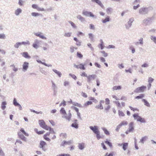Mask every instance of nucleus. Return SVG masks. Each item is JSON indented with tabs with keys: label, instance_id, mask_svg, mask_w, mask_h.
<instances>
[{
	"label": "nucleus",
	"instance_id": "obj_1",
	"mask_svg": "<svg viewBox=\"0 0 156 156\" xmlns=\"http://www.w3.org/2000/svg\"><path fill=\"white\" fill-rule=\"evenodd\" d=\"M22 133L27 136H29V134L25 131L24 129L23 128H21L20 131L18 132L17 134L19 137L23 141H26L27 140V138L22 134Z\"/></svg>",
	"mask_w": 156,
	"mask_h": 156
},
{
	"label": "nucleus",
	"instance_id": "obj_2",
	"mask_svg": "<svg viewBox=\"0 0 156 156\" xmlns=\"http://www.w3.org/2000/svg\"><path fill=\"white\" fill-rule=\"evenodd\" d=\"M22 133L27 136H29V134L25 131L24 129L23 128H21L20 131L18 132L17 134L19 137L23 141H26L27 140V138L22 134Z\"/></svg>",
	"mask_w": 156,
	"mask_h": 156
},
{
	"label": "nucleus",
	"instance_id": "obj_3",
	"mask_svg": "<svg viewBox=\"0 0 156 156\" xmlns=\"http://www.w3.org/2000/svg\"><path fill=\"white\" fill-rule=\"evenodd\" d=\"M70 111H69V113L66 115V112L64 108H62L60 110V113L63 115L65 118L68 120H70L71 117V114L70 112Z\"/></svg>",
	"mask_w": 156,
	"mask_h": 156
},
{
	"label": "nucleus",
	"instance_id": "obj_4",
	"mask_svg": "<svg viewBox=\"0 0 156 156\" xmlns=\"http://www.w3.org/2000/svg\"><path fill=\"white\" fill-rule=\"evenodd\" d=\"M133 116L134 119L138 121H139L142 123H145L146 122L145 119L139 116L138 114H134L133 115Z\"/></svg>",
	"mask_w": 156,
	"mask_h": 156
},
{
	"label": "nucleus",
	"instance_id": "obj_5",
	"mask_svg": "<svg viewBox=\"0 0 156 156\" xmlns=\"http://www.w3.org/2000/svg\"><path fill=\"white\" fill-rule=\"evenodd\" d=\"M134 129V123L132 122H131L129 124L128 129L126 131V133L128 134L129 133L133 132Z\"/></svg>",
	"mask_w": 156,
	"mask_h": 156
},
{
	"label": "nucleus",
	"instance_id": "obj_6",
	"mask_svg": "<svg viewBox=\"0 0 156 156\" xmlns=\"http://www.w3.org/2000/svg\"><path fill=\"white\" fill-rule=\"evenodd\" d=\"M46 147L47 144L45 142L43 141H40L39 146L40 148H41L43 150L45 151L47 149Z\"/></svg>",
	"mask_w": 156,
	"mask_h": 156
},
{
	"label": "nucleus",
	"instance_id": "obj_7",
	"mask_svg": "<svg viewBox=\"0 0 156 156\" xmlns=\"http://www.w3.org/2000/svg\"><path fill=\"white\" fill-rule=\"evenodd\" d=\"M128 124L126 121H124L122 122L117 126L116 129V131H118L119 129L122 126H126Z\"/></svg>",
	"mask_w": 156,
	"mask_h": 156
},
{
	"label": "nucleus",
	"instance_id": "obj_8",
	"mask_svg": "<svg viewBox=\"0 0 156 156\" xmlns=\"http://www.w3.org/2000/svg\"><path fill=\"white\" fill-rule=\"evenodd\" d=\"M90 128L95 134L97 133H98L100 132L98 129V126H90Z\"/></svg>",
	"mask_w": 156,
	"mask_h": 156
},
{
	"label": "nucleus",
	"instance_id": "obj_9",
	"mask_svg": "<svg viewBox=\"0 0 156 156\" xmlns=\"http://www.w3.org/2000/svg\"><path fill=\"white\" fill-rule=\"evenodd\" d=\"M146 89V87L144 86H142L136 88L135 92L136 93L142 92L144 91V90Z\"/></svg>",
	"mask_w": 156,
	"mask_h": 156
},
{
	"label": "nucleus",
	"instance_id": "obj_10",
	"mask_svg": "<svg viewBox=\"0 0 156 156\" xmlns=\"http://www.w3.org/2000/svg\"><path fill=\"white\" fill-rule=\"evenodd\" d=\"M32 7L33 8L37 9L38 11H45V9L44 8H40L36 4H33L32 5Z\"/></svg>",
	"mask_w": 156,
	"mask_h": 156
},
{
	"label": "nucleus",
	"instance_id": "obj_11",
	"mask_svg": "<svg viewBox=\"0 0 156 156\" xmlns=\"http://www.w3.org/2000/svg\"><path fill=\"white\" fill-rule=\"evenodd\" d=\"M95 76L94 75H90L87 76V81L88 83H90L91 81L94 80L95 78Z\"/></svg>",
	"mask_w": 156,
	"mask_h": 156
},
{
	"label": "nucleus",
	"instance_id": "obj_12",
	"mask_svg": "<svg viewBox=\"0 0 156 156\" xmlns=\"http://www.w3.org/2000/svg\"><path fill=\"white\" fill-rule=\"evenodd\" d=\"M151 18H148L147 19H145L143 21V25L145 26H147L150 23L151 20Z\"/></svg>",
	"mask_w": 156,
	"mask_h": 156
},
{
	"label": "nucleus",
	"instance_id": "obj_13",
	"mask_svg": "<svg viewBox=\"0 0 156 156\" xmlns=\"http://www.w3.org/2000/svg\"><path fill=\"white\" fill-rule=\"evenodd\" d=\"M147 9L146 8H141L139 10V13L141 14H145L147 13Z\"/></svg>",
	"mask_w": 156,
	"mask_h": 156
},
{
	"label": "nucleus",
	"instance_id": "obj_14",
	"mask_svg": "<svg viewBox=\"0 0 156 156\" xmlns=\"http://www.w3.org/2000/svg\"><path fill=\"white\" fill-rule=\"evenodd\" d=\"M43 128L46 130H49L50 131H52L54 134L55 133L53 129H52L50 127L48 126L46 124L43 127Z\"/></svg>",
	"mask_w": 156,
	"mask_h": 156
},
{
	"label": "nucleus",
	"instance_id": "obj_15",
	"mask_svg": "<svg viewBox=\"0 0 156 156\" xmlns=\"http://www.w3.org/2000/svg\"><path fill=\"white\" fill-rule=\"evenodd\" d=\"M50 132H49L46 133L45 134H44L43 136V138L46 141H51V140L48 137V136L50 135Z\"/></svg>",
	"mask_w": 156,
	"mask_h": 156
},
{
	"label": "nucleus",
	"instance_id": "obj_16",
	"mask_svg": "<svg viewBox=\"0 0 156 156\" xmlns=\"http://www.w3.org/2000/svg\"><path fill=\"white\" fill-rule=\"evenodd\" d=\"M91 1L93 2H96L102 8H104V6L99 0H91Z\"/></svg>",
	"mask_w": 156,
	"mask_h": 156
},
{
	"label": "nucleus",
	"instance_id": "obj_17",
	"mask_svg": "<svg viewBox=\"0 0 156 156\" xmlns=\"http://www.w3.org/2000/svg\"><path fill=\"white\" fill-rule=\"evenodd\" d=\"M104 101L103 100H101L100 101V104L96 106L95 108L97 109H103V107L102 105V104L104 103Z\"/></svg>",
	"mask_w": 156,
	"mask_h": 156
},
{
	"label": "nucleus",
	"instance_id": "obj_18",
	"mask_svg": "<svg viewBox=\"0 0 156 156\" xmlns=\"http://www.w3.org/2000/svg\"><path fill=\"white\" fill-rule=\"evenodd\" d=\"M72 143V142L71 140L66 141H63L61 143V146H64L66 145H70Z\"/></svg>",
	"mask_w": 156,
	"mask_h": 156
},
{
	"label": "nucleus",
	"instance_id": "obj_19",
	"mask_svg": "<svg viewBox=\"0 0 156 156\" xmlns=\"http://www.w3.org/2000/svg\"><path fill=\"white\" fill-rule=\"evenodd\" d=\"M29 63L27 62H24L23 65V69L26 70L28 67Z\"/></svg>",
	"mask_w": 156,
	"mask_h": 156
},
{
	"label": "nucleus",
	"instance_id": "obj_20",
	"mask_svg": "<svg viewBox=\"0 0 156 156\" xmlns=\"http://www.w3.org/2000/svg\"><path fill=\"white\" fill-rule=\"evenodd\" d=\"M38 122L40 126L42 128L46 124L44 121L43 120H39Z\"/></svg>",
	"mask_w": 156,
	"mask_h": 156
},
{
	"label": "nucleus",
	"instance_id": "obj_21",
	"mask_svg": "<svg viewBox=\"0 0 156 156\" xmlns=\"http://www.w3.org/2000/svg\"><path fill=\"white\" fill-rule=\"evenodd\" d=\"M41 34H42L41 33H35V35L39 37L41 39H46V37H45L43 35H41Z\"/></svg>",
	"mask_w": 156,
	"mask_h": 156
},
{
	"label": "nucleus",
	"instance_id": "obj_22",
	"mask_svg": "<svg viewBox=\"0 0 156 156\" xmlns=\"http://www.w3.org/2000/svg\"><path fill=\"white\" fill-rule=\"evenodd\" d=\"M23 56L26 58H30V57L28 53L27 52H23L22 54Z\"/></svg>",
	"mask_w": 156,
	"mask_h": 156
},
{
	"label": "nucleus",
	"instance_id": "obj_23",
	"mask_svg": "<svg viewBox=\"0 0 156 156\" xmlns=\"http://www.w3.org/2000/svg\"><path fill=\"white\" fill-rule=\"evenodd\" d=\"M110 21V17L108 16H107L106 18L102 20V22L103 23H106L109 22Z\"/></svg>",
	"mask_w": 156,
	"mask_h": 156
},
{
	"label": "nucleus",
	"instance_id": "obj_24",
	"mask_svg": "<svg viewBox=\"0 0 156 156\" xmlns=\"http://www.w3.org/2000/svg\"><path fill=\"white\" fill-rule=\"evenodd\" d=\"M142 101L144 102V105H146V106L148 107H150V105L149 103L145 99H143L142 100Z\"/></svg>",
	"mask_w": 156,
	"mask_h": 156
},
{
	"label": "nucleus",
	"instance_id": "obj_25",
	"mask_svg": "<svg viewBox=\"0 0 156 156\" xmlns=\"http://www.w3.org/2000/svg\"><path fill=\"white\" fill-rule=\"evenodd\" d=\"M121 89V86H114L112 88V90H120Z\"/></svg>",
	"mask_w": 156,
	"mask_h": 156
},
{
	"label": "nucleus",
	"instance_id": "obj_26",
	"mask_svg": "<svg viewBox=\"0 0 156 156\" xmlns=\"http://www.w3.org/2000/svg\"><path fill=\"white\" fill-rule=\"evenodd\" d=\"M144 96V94H140L139 96L135 97V99H142L143 98Z\"/></svg>",
	"mask_w": 156,
	"mask_h": 156
},
{
	"label": "nucleus",
	"instance_id": "obj_27",
	"mask_svg": "<svg viewBox=\"0 0 156 156\" xmlns=\"http://www.w3.org/2000/svg\"><path fill=\"white\" fill-rule=\"evenodd\" d=\"M6 103L5 101L2 102L1 104V108L2 110H4L6 108Z\"/></svg>",
	"mask_w": 156,
	"mask_h": 156
},
{
	"label": "nucleus",
	"instance_id": "obj_28",
	"mask_svg": "<svg viewBox=\"0 0 156 156\" xmlns=\"http://www.w3.org/2000/svg\"><path fill=\"white\" fill-rule=\"evenodd\" d=\"M34 131L37 134L39 135L43 134L44 132V130L38 131V129H35Z\"/></svg>",
	"mask_w": 156,
	"mask_h": 156
},
{
	"label": "nucleus",
	"instance_id": "obj_29",
	"mask_svg": "<svg viewBox=\"0 0 156 156\" xmlns=\"http://www.w3.org/2000/svg\"><path fill=\"white\" fill-rule=\"evenodd\" d=\"M79 148L80 150H82L84 148V143H79L78 144Z\"/></svg>",
	"mask_w": 156,
	"mask_h": 156
},
{
	"label": "nucleus",
	"instance_id": "obj_30",
	"mask_svg": "<svg viewBox=\"0 0 156 156\" xmlns=\"http://www.w3.org/2000/svg\"><path fill=\"white\" fill-rule=\"evenodd\" d=\"M128 144L127 143H124L123 144L122 148L124 151H125L126 150L128 146Z\"/></svg>",
	"mask_w": 156,
	"mask_h": 156
},
{
	"label": "nucleus",
	"instance_id": "obj_31",
	"mask_svg": "<svg viewBox=\"0 0 156 156\" xmlns=\"http://www.w3.org/2000/svg\"><path fill=\"white\" fill-rule=\"evenodd\" d=\"M129 108L132 111L134 112L139 111V109L136 108H134L131 106H129Z\"/></svg>",
	"mask_w": 156,
	"mask_h": 156
},
{
	"label": "nucleus",
	"instance_id": "obj_32",
	"mask_svg": "<svg viewBox=\"0 0 156 156\" xmlns=\"http://www.w3.org/2000/svg\"><path fill=\"white\" fill-rule=\"evenodd\" d=\"M102 129L104 131L105 133L107 135H110V133L109 131L105 128H102Z\"/></svg>",
	"mask_w": 156,
	"mask_h": 156
},
{
	"label": "nucleus",
	"instance_id": "obj_33",
	"mask_svg": "<svg viewBox=\"0 0 156 156\" xmlns=\"http://www.w3.org/2000/svg\"><path fill=\"white\" fill-rule=\"evenodd\" d=\"M22 12V10L20 9H17L15 12V14L16 15H18Z\"/></svg>",
	"mask_w": 156,
	"mask_h": 156
},
{
	"label": "nucleus",
	"instance_id": "obj_34",
	"mask_svg": "<svg viewBox=\"0 0 156 156\" xmlns=\"http://www.w3.org/2000/svg\"><path fill=\"white\" fill-rule=\"evenodd\" d=\"M60 136L63 139H65L67 137V134L65 133H61L60 135Z\"/></svg>",
	"mask_w": 156,
	"mask_h": 156
},
{
	"label": "nucleus",
	"instance_id": "obj_35",
	"mask_svg": "<svg viewBox=\"0 0 156 156\" xmlns=\"http://www.w3.org/2000/svg\"><path fill=\"white\" fill-rule=\"evenodd\" d=\"M92 104V102L91 101H87L84 104V106L87 107L90 105H91Z\"/></svg>",
	"mask_w": 156,
	"mask_h": 156
},
{
	"label": "nucleus",
	"instance_id": "obj_36",
	"mask_svg": "<svg viewBox=\"0 0 156 156\" xmlns=\"http://www.w3.org/2000/svg\"><path fill=\"white\" fill-rule=\"evenodd\" d=\"M95 134H96V137L98 140H99L100 139L102 138L101 136L100 135V132Z\"/></svg>",
	"mask_w": 156,
	"mask_h": 156
},
{
	"label": "nucleus",
	"instance_id": "obj_37",
	"mask_svg": "<svg viewBox=\"0 0 156 156\" xmlns=\"http://www.w3.org/2000/svg\"><path fill=\"white\" fill-rule=\"evenodd\" d=\"M56 156H71L70 154H69L63 153L59 154Z\"/></svg>",
	"mask_w": 156,
	"mask_h": 156
},
{
	"label": "nucleus",
	"instance_id": "obj_38",
	"mask_svg": "<svg viewBox=\"0 0 156 156\" xmlns=\"http://www.w3.org/2000/svg\"><path fill=\"white\" fill-rule=\"evenodd\" d=\"M118 113L119 115L120 116L123 117L125 116V114L122 111L119 110Z\"/></svg>",
	"mask_w": 156,
	"mask_h": 156
},
{
	"label": "nucleus",
	"instance_id": "obj_39",
	"mask_svg": "<svg viewBox=\"0 0 156 156\" xmlns=\"http://www.w3.org/2000/svg\"><path fill=\"white\" fill-rule=\"evenodd\" d=\"M90 12L86 11H83V14L87 16H89V14Z\"/></svg>",
	"mask_w": 156,
	"mask_h": 156
},
{
	"label": "nucleus",
	"instance_id": "obj_40",
	"mask_svg": "<svg viewBox=\"0 0 156 156\" xmlns=\"http://www.w3.org/2000/svg\"><path fill=\"white\" fill-rule=\"evenodd\" d=\"M77 56L80 58H82L83 57V55L79 52H77Z\"/></svg>",
	"mask_w": 156,
	"mask_h": 156
},
{
	"label": "nucleus",
	"instance_id": "obj_41",
	"mask_svg": "<svg viewBox=\"0 0 156 156\" xmlns=\"http://www.w3.org/2000/svg\"><path fill=\"white\" fill-rule=\"evenodd\" d=\"M105 143L108 145L110 147H112V143L106 140L105 141Z\"/></svg>",
	"mask_w": 156,
	"mask_h": 156
},
{
	"label": "nucleus",
	"instance_id": "obj_42",
	"mask_svg": "<svg viewBox=\"0 0 156 156\" xmlns=\"http://www.w3.org/2000/svg\"><path fill=\"white\" fill-rule=\"evenodd\" d=\"M71 32L66 33L64 34V36L67 37H69L71 36Z\"/></svg>",
	"mask_w": 156,
	"mask_h": 156
},
{
	"label": "nucleus",
	"instance_id": "obj_43",
	"mask_svg": "<svg viewBox=\"0 0 156 156\" xmlns=\"http://www.w3.org/2000/svg\"><path fill=\"white\" fill-rule=\"evenodd\" d=\"M79 68L80 69L83 70L85 69V68L84 67V65H83L82 64H80L79 65Z\"/></svg>",
	"mask_w": 156,
	"mask_h": 156
},
{
	"label": "nucleus",
	"instance_id": "obj_44",
	"mask_svg": "<svg viewBox=\"0 0 156 156\" xmlns=\"http://www.w3.org/2000/svg\"><path fill=\"white\" fill-rule=\"evenodd\" d=\"M31 15L32 16H39L40 14L38 13L33 12L31 13Z\"/></svg>",
	"mask_w": 156,
	"mask_h": 156
},
{
	"label": "nucleus",
	"instance_id": "obj_45",
	"mask_svg": "<svg viewBox=\"0 0 156 156\" xmlns=\"http://www.w3.org/2000/svg\"><path fill=\"white\" fill-rule=\"evenodd\" d=\"M77 49V48H75L73 46H71L70 47V51L71 52L73 53L74 51V49Z\"/></svg>",
	"mask_w": 156,
	"mask_h": 156
},
{
	"label": "nucleus",
	"instance_id": "obj_46",
	"mask_svg": "<svg viewBox=\"0 0 156 156\" xmlns=\"http://www.w3.org/2000/svg\"><path fill=\"white\" fill-rule=\"evenodd\" d=\"M21 45V44L20 42H17L14 45V47L16 48H18Z\"/></svg>",
	"mask_w": 156,
	"mask_h": 156
},
{
	"label": "nucleus",
	"instance_id": "obj_47",
	"mask_svg": "<svg viewBox=\"0 0 156 156\" xmlns=\"http://www.w3.org/2000/svg\"><path fill=\"white\" fill-rule=\"evenodd\" d=\"M71 126L72 127L76 128H77L78 127L77 123L76 122L73 123L72 124Z\"/></svg>",
	"mask_w": 156,
	"mask_h": 156
},
{
	"label": "nucleus",
	"instance_id": "obj_48",
	"mask_svg": "<svg viewBox=\"0 0 156 156\" xmlns=\"http://www.w3.org/2000/svg\"><path fill=\"white\" fill-rule=\"evenodd\" d=\"M0 156H5V154L1 147H0Z\"/></svg>",
	"mask_w": 156,
	"mask_h": 156
},
{
	"label": "nucleus",
	"instance_id": "obj_49",
	"mask_svg": "<svg viewBox=\"0 0 156 156\" xmlns=\"http://www.w3.org/2000/svg\"><path fill=\"white\" fill-rule=\"evenodd\" d=\"M154 79L151 77H149L148 79V82L150 84V86L151 85V83L153 82Z\"/></svg>",
	"mask_w": 156,
	"mask_h": 156
},
{
	"label": "nucleus",
	"instance_id": "obj_50",
	"mask_svg": "<svg viewBox=\"0 0 156 156\" xmlns=\"http://www.w3.org/2000/svg\"><path fill=\"white\" fill-rule=\"evenodd\" d=\"M56 73L57 75H58V76H59V77H60L61 76V73L58 71L57 70H53Z\"/></svg>",
	"mask_w": 156,
	"mask_h": 156
},
{
	"label": "nucleus",
	"instance_id": "obj_51",
	"mask_svg": "<svg viewBox=\"0 0 156 156\" xmlns=\"http://www.w3.org/2000/svg\"><path fill=\"white\" fill-rule=\"evenodd\" d=\"M101 53L102 54L103 56L104 57H106L108 56V54L104 51H101Z\"/></svg>",
	"mask_w": 156,
	"mask_h": 156
},
{
	"label": "nucleus",
	"instance_id": "obj_52",
	"mask_svg": "<svg viewBox=\"0 0 156 156\" xmlns=\"http://www.w3.org/2000/svg\"><path fill=\"white\" fill-rule=\"evenodd\" d=\"M147 138V137L146 136L143 137L140 140V142L142 143H144V142L146 140Z\"/></svg>",
	"mask_w": 156,
	"mask_h": 156
},
{
	"label": "nucleus",
	"instance_id": "obj_53",
	"mask_svg": "<svg viewBox=\"0 0 156 156\" xmlns=\"http://www.w3.org/2000/svg\"><path fill=\"white\" fill-rule=\"evenodd\" d=\"M22 144V141L20 140H16V141L15 143V144L16 145L17 144Z\"/></svg>",
	"mask_w": 156,
	"mask_h": 156
},
{
	"label": "nucleus",
	"instance_id": "obj_54",
	"mask_svg": "<svg viewBox=\"0 0 156 156\" xmlns=\"http://www.w3.org/2000/svg\"><path fill=\"white\" fill-rule=\"evenodd\" d=\"M77 18L80 20L82 21L84 20V18L80 15H78L77 16Z\"/></svg>",
	"mask_w": 156,
	"mask_h": 156
},
{
	"label": "nucleus",
	"instance_id": "obj_55",
	"mask_svg": "<svg viewBox=\"0 0 156 156\" xmlns=\"http://www.w3.org/2000/svg\"><path fill=\"white\" fill-rule=\"evenodd\" d=\"M112 10V9L111 8H107L106 10L107 13L108 14L110 13L111 12Z\"/></svg>",
	"mask_w": 156,
	"mask_h": 156
},
{
	"label": "nucleus",
	"instance_id": "obj_56",
	"mask_svg": "<svg viewBox=\"0 0 156 156\" xmlns=\"http://www.w3.org/2000/svg\"><path fill=\"white\" fill-rule=\"evenodd\" d=\"M90 100L92 101H93L96 102H98L97 100H96L94 98L92 97H90Z\"/></svg>",
	"mask_w": 156,
	"mask_h": 156
},
{
	"label": "nucleus",
	"instance_id": "obj_57",
	"mask_svg": "<svg viewBox=\"0 0 156 156\" xmlns=\"http://www.w3.org/2000/svg\"><path fill=\"white\" fill-rule=\"evenodd\" d=\"M100 46L101 49H103L104 48V43L102 40H101V43L100 44Z\"/></svg>",
	"mask_w": 156,
	"mask_h": 156
},
{
	"label": "nucleus",
	"instance_id": "obj_58",
	"mask_svg": "<svg viewBox=\"0 0 156 156\" xmlns=\"http://www.w3.org/2000/svg\"><path fill=\"white\" fill-rule=\"evenodd\" d=\"M13 103L15 106H17L19 104L17 102L15 98H14L13 100Z\"/></svg>",
	"mask_w": 156,
	"mask_h": 156
},
{
	"label": "nucleus",
	"instance_id": "obj_59",
	"mask_svg": "<svg viewBox=\"0 0 156 156\" xmlns=\"http://www.w3.org/2000/svg\"><path fill=\"white\" fill-rule=\"evenodd\" d=\"M89 37L91 41H93V36L92 34H89Z\"/></svg>",
	"mask_w": 156,
	"mask_h": 156
},
{
	"label": "nucleus",
	"instance_id": "obj_60",
	"mask_svg": "<svg viewBox=\"0 0 156 156\" xmlns=\"http://www.w3.org/2000/svg\"><path fill=\"white\" fill-rule=\"evenodd\" d=\"M69 23L71 24V26L74 28H75L76 27V26L75 25V24L74 23H73V22L69 21Z\"/></svg>",
	"mask_w": 156,
	"mask_h": 156
},
{
	"label": "nucleus",
	"instance_id": "obj_61",
	"mask_svg": "<svg viewBox=\"0 0 156 156\" xmlns=\"http://www.w3.org/2000/svg\"><path fill=\"white\" fill-rule=\"evenodd\" d=\"M69 75L73 79L76 80L77 79L76 76L74 74H69Z\"/></svg>",
	"mask_w": 156,
	"mask_h": 156
},
{
	"label": "nucleus",
	"instance_id": "obj_62",
	"mask_svg": "<svg viewBox=\"0 0 156 156\" xmlns=\"http://www.w3.org/2000/svg\"><path fill=\"white\" fill-rule=\"evenodd\" d=\"M134 20L133 18H130L128 22L129 24L131 25L132 23L134 21Z\"/></svg>",
	"mask_w": 156,
	"mask_h": 156
},
{
	"label": "nucleus",
	"instance_id": "obj_63",
	"mask_svg": "<svg viewBox=\"0 0 156 156\" xmlns=\"http://www.w3.org/2000/svg\"><path fill=\"white\" fill-rule=\"evenodd\" d=\"M105 102L106 104L108 105L110 104V101L108 98H106L105 99Z\"/></svg>",
	"mask_w": 156,
	"mask_h": 156
},
{
	"label": "nucleus",
	"instance_id": "obj_64",
	"mask_svg": "<svg viewBox=\"0 0 156 156\" xmlns=\"http://www.w3.org/2000/svg\"><path fill=\"white\" fill-rule=\"evenodd\" d=\"M151 39L156 44V37L154 36H151Z\"/></svg>",
	"mask_w": 156,
	"mask_h": 156
}]
</instances>
